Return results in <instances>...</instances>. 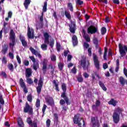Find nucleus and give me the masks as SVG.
Masks as SVG:
<instances>
[{"label":"nucleus","instance_id":"obj_1","mask_svg":"<svg viewBox=\"0 0 127 127\" xmlns=\"http://www.w3.org/2000/svg\"><path fill=\"white\" fill-rule=\"evenodd\" d=\"M122 112H123L122 108H117L115 109L113 115V119L115 124H118L120 122V115H119V114H121Z\"/></svg>","mask_w":127,"mask_h":127},{"label":"nucleus","instance_id":"obj_2","mask_svg":"<svg viewBox=\"0 0 127 127\" xmlns=\"http://www.w3.org/2000/svg\"><path fill=\"white\" fill-rule=\"evenodd\" d=\"M49 37H50V35L48 33H44V43L45 44H49L51 47H53L54 46V40L53 39L49 42Z\"/></svg>","mask_w":127,"mask_h":127},{"label":"nucleus","instance_id":"obj_3","mask_svg":"<svg viewBox=\"0 0 127 127\" xmlns=\"http://www.w3.org/2000/svg\"><path fill=\"white\" fill-rule=\"evenodd\" d=\"M80 62L81 66H82L84 70H86V69H87L88 67L90 66V62L87 60V59H86L85 57H81Z\"/></svg>","mask_w":127,"mask_h":127},{"label":"nucleus","instance_id":"obj_4","mask_svg":"<svg viewBox=\"0 0 127 127\" xmlns=\"http://www.w3.org/2000/svg\"><path fill=\"white\" fill-rule=\"evenodd\" d=\"M83 119L82 118H80V114H77L74 116L73 118V122L75 125H78V127H81L82 126V123H81V121Z\"/></svg>","mask_w":127,"mask_h":127},{"label":"nucleus","instance_id":"obj_5","mask_svg":"<svg viewBox=\"0 0 127 127\" xmlns=\"http://www.w3.org/2000/svg\"><path fill=\"white\" fill-rule=\"evenodd\" d=\"M93 58L94 62V65L97 70H99V69H100V62H99L98 57L96 54H93Z\"/></svg>","mask_w":127,"mask_h":127},{"label":"nucleus","instance_id":"obj_6","mask_svg":"<svg viewBox=\"0 0 127 127\" xmlns=\"http://www.w3.org/2000/svg\"><path fill=\"white\" fill-rule=\"evenodd\" d=\"M24 113H28L30 115L32 114V113H33L32 107H30L27 102L26 103L25 107L24 108Z\"/></svg>","mask_w":127,"mask_h":127},{"label":"nucleus","instance_id":"obj_7","mask_svg":"<svg viewBox=\"0 0 127 127\" xmlns=\"http://www.w3.org/2000/svg\"><path fill=\"white\" fill-rule=\"evenodd\" d=\"M43 86V81H42V79L40 78L38 83V86L36 87L37 92L38 95H39V94L41 93V90L42 89Z\"/></svg>","mask_w":127,"mask_h":127},{"label":"nucleus","instance_id":"obj_8","mask_svg":"<svg viewBox=\"0 0 127 127\" xmlns=\"http://www.w3.org/2000/svg\"><path fill=\"white\" fill-rule=\"evenodd\" d=\"M27 36L30 39L34 38V30L29 27H28Z\"/></svg>","mask_w":127,"mask_h":127},{"label":"nucleus","instance_id":"obj_9","mask_svg":"<svg viewBox=\"0 0 127 127\" xmlns=\"http://www.w3.org/2000/svg\"><path fill=\"white\" fill-rule=\"evenodd\" d=\"M88 33L94 34L98 31V28L93 25L90 26L87 29Z\"/></svg>","mask_w":127,"mask_h":127},{"label":"nucleus","instance_id":"obj_10","mask_svg":"<svg viewBox=\"0 0 127 127\" xmlns=\"http://www.w3.org/2000/svg\"><path fill=\"white\" fill-rule=\"evenodd\" d=\"M48 64V61L46 59H44L43 61V67L42 70L43 73L45 74L46 70H47V65Z\"/></svg>","mask_w":127,"mask_h":127},{"label":"nucleus","instance_id":"obj_11","mask_svg":"<svg viewBox=\"0 0 127 127\" xmlns=\"http://www.w3.org/2000/svg\"><path fill=\"white\" fill-rule=\"evenodd\" d=\"M91 121V126H92V127H98L99 123L98 122L96 121V118H95V117H92Z\"/></svg>","mask_w":127,"mask_h":127},{"label":"nucleus","instance_id":"obj_12","mask_svg":"<svg viewBox=\"0 0 127 127\" xmlns=\"http://www.w3.org/2000/svg\"><path fill=\"white\" fill-rule=\"evenodd\" d=\"M20 40L24 47H26L27 46V42L25 41V38H24V37L20 35Z\"/></svg>","mask_w":127,"mask_h":127},{"label":"nucleus","instance_id":"obj_13","mask_svg":"<svg viewBox=\"0 0 127 127\" xmlns=\"http://www.w3.org/2000/svg\"><path fill=\"white\" fill-rule=\"evenodd\" d=\"M46 103H48V105L49 106H54V100H53V98L52 97H50L49 98L46 99Z\"/></svg>","mask_w":127,"mask_h":127},{"label":"nucleus","instance_id":"obj_14","mask_svg":"<svg viewBox=\"0 0 127 127\" xmlns=\"http://www.w3.org/2000/svg\"><path fill=\"white\" fill-rule=\"evenodd\" d=\"M9 39L10 40H13L14 41L15 40V33L13 30H11L9 33Z\"/></svg>","mask_w":127,"mask_h":127},{"label":"nucleus","instance_id":"obj_15","mask_svg":"<svg viewBox=\"0 0 127 127\" xmlns=\"http://www.w3.org/2000/svg\"><path fill=\"white\" fill-rule=\"evenodd\" d=\"M32 74V70L30 68H26L25 76L26 77H29Z\"/></svg>","mask_w":127,"mask_h":127},{"label":"nucleus","instance_id":"obj_16","mask_svg":"<svg viewBox=\"0 0 127 127\" xmlns=\"http://www.w3.org/2000/svg\"><path fill=\"white\" fill-rule=\"evenodd\" d=\"M27 123H28V124L30 126H31L32 127H37V125L36 124V123H32V120H31V119L30 118H27Z\"/></svg>","mask_w":127,"mask_h":127},{"label":"nucleus","instance_id":"obj_17","mask_svg":"<svg viewBox=\"0 0 127 127\" xmlns=\"http://www.w3.org/2000/svg\"><path fill=\"white\" fill-rule=\"evenodd\" d=\"M119 81L122 86H125L126 84H127V80L125 79V78L123 77V76H121L119 78Z\"/></svg>","mask_w":127,"mask_h":127},{"label":"nucleus","instance_id":"obj_18","mask_svg":"<svg viewBox=\"0 0 127 127\" xmlns=\"http://www.w3.org/2000/svg\"><path fill=\"white\" fill-rule=\"evenodd\" d=\"M61 97L62 98H64L65 103L68 105V103L69 101V100L68 99V98L66 96V91H63L62 94L61 95Z\"/></svg>","mask_w":127,"mask_h":127},{"label":"nucleus","instance_id":"obj_19","mask_svg":"<svg viewBox=\"0 0 127 127\" xmlns=\"http://www.w3.org/2000/svg\"><path fill=\"white\" fill-rule=\"evenodd\" d=\"M72 39L73 46H76V45L78 44V39H77V36H76V35H73Z\"/></svg>","mask_w":127,"mask_h":127},{"label":"nucleus","instance_id":"obj_20","mask_svg":"<svg viewBox=\"0 0 127 127\" xmlns=\"http://www.w3.org/2000/svg\"><path fill=\"white\" fill-rule=\"evenodd\" d=\"M8 49V46L6 44H4V46L2 47V49L1 51L2 53L3 54H5L6 52H7V50Z\"/></svg>","mask_w":127,"mask_h":127},{"label":"nucleus","instance_id":"obj_21","mask_svg":"<svg viewBox=\"0 0 127 127\" xmlns=\"http://www.w3.org/2000/svg\"><path fill=\"white\" fill-rule=\"evenodd\" d=\"M30 2H31V0H25L24 2V5L26 9H27V8H28V5L30 4Z\"/></svg>","mask_w":127,"mask_h":127},{"label":"nucleus","instance_id":"obj_22","mask_svg":"<svg viewBox=\"0 0 127 127\" xmlns=\"http://www.w3.org/2000/svg\"><path fill=\"white\" fill-rule=\"evenodd\" d=\"M108 104L109 105H112L114 107H116L117 106V104H118V101L114 100V99H111L109 102Z\"/></svg>","mask_w":127,"mask_h":127},{"label":"nucleus","instance_id":"obj_23","mask_svg":"<svg viewBox=\"0 0 127 127\" xmlns=\"http://www.w3.org/2000/svg\"><path fill=\"white\" fill-rule=\"evenodd\" d=\"M17 122H18L19 127H24V124H23V122L22 121V120L21 119V118H19L17 120Z\"/></svg>","mask_w":127,"mask_h":127},{"label":"nucleus","instance_id":"obj_24","mask_svg":"<svg viewBox=\"0 0 127 127\" xmlns=\"http://www.w3.org/2000/svg\"><path fill=\"white\" fill-rule=\"evenodd\" d=\"M7 68L9 69L10 71H11V72H13V70H14L13 64H12L11 63L8 64L7 65Z\"/></svg>","mask_w":127,"mask_h":127},{"label":"nucleus","instance_id":"obj_25","mask_svg":"<svg viewBox=\"0 0 127 127\" xmlns=\"http://www.w3.org/2000/svg\"><path fill=\"white\" fill-rule=\"evenodd\" d=\"M19 84H20V86L21 88H22V87H24V86H26V85L25 84V82H24V81L23 80V79H22V78H20Z\"/></svg>","mask_w":127,"mask_h":127},{"label":"nucleus","instance_id":"obj_26","mask_svg":"<svg viewBox=\"0 0 127 127\" xmlns=\"http://www.w3.org/2000/svg\"><path fill=\"white\" fill-rule=\"evenodd\" d=\"M99 84L100 87H102V90H103V91H107V87H106V86H105V84L103 83L102 81H99Z\"/></svg>","mask_w":127,"mask_h":127},{"label":"nucleus","instance_id":"obj_27","mask_svg":"<svg viewBox=\"0 0 127 127\" xmlns=\"http://www.w3.org/2000/svg\"><path fill=\"white\" fill-rule=\"evenodd\" d=\"M47 11V2L45 1L44 3V6L43 7V12H45Z\"/></svg>","mask_w":127,"mask_h":127},{"label":"nucleus","instance_id":"obj_28","mask_svg":"<svg viewBox=\"0 0 127 127\" xmlns=\"http://www.w3.org/2000/svg\"><path fill=\"white\" fill-rule=\"evenodd\" d=\"M69 30L70 32H71V33H75V25H73V26L71 25L70 26H69Z\"/></svg>","mask_w":127,"mask_h":127},{"label":"nucleus","instance_id":"obj_29","mask_svg":"<svg viewBox=\"0 0 127 127\" xmlns=\"http://www.w3.org/2000/svg\"><path fill=\"white\" fill-rule=\"evenodd\" d=\"M64 14L66 18L68 19H71V15L70 14V12L67 11H65Z\"/></svg>","mask_w":127,"mask_h":127},{"label":"nucleus","instance_id":"obj_30","mask_svg":"<svg viewBox=\"0 0 127 127\" xmlns=\"http://www.w3.org/2000/svg\"><path fill=\"white\" fill-rule=\"evenodd\" d=\"M67 7L70 11H73V5H72V3L69 2L67 3Z\"/></svg>","mask_w":127,"mask_h":127},{"label":"nucleus","instance_id":"obj_31","mask_svg":"<svg viewBox=\"0 0 127 127\" xmlns=\"http://www.w3.org/2000/svg\"><path fill=\"white\" fill-rule=\"evenodd\" d=\"M41 48L44 51L47 50V44H43L41 45Z\"/></svg>","mask_w":127,"mask_h":127},{"label":"nucleus","instance_id":"obj_32","mask_svg":"<svg viewBox=\"0 0 127 127\" xmlns=\"http://www.w3.org/2000/svg\"><path fill=\"white\" fill-rule=\"evenodd\" d=\"M26 82L29 85H31V84H33V80L29 77H26Z\"/></svg>","mask_w":127,"mask_h":127},{"label":"nucleus","instance_id":"obj_33","mask_svg":"<svg viewBox=\"0 0 127 127\" xmlns=\"http://www.w3.org/2000/svg\"><path fill=\"white\" fill-rule=\"evenodd\" d=\"M93 42L94 44H95L96 47L98 48V44L99 43V41H98V39L97 38H94L93 39Z\"/></svg>","mask_w":127,"mask_h":127},{"label":"nucleus","instance_id":"obj_34","mask_svg":"<svg viewBox=\"0 0 127 127\" xmlns=\"http://www.w3.org/2000/svg\"><path fill=\"white\" fill-rule=\"evenodd\" d=\"M1 105H3L4 104V101L2 98V95H0V109H1V105Z\"/></svg>","mask_w":127,"mask_h":127},{"label":"nucleus","instance_id":"obj_35","mask_svg":"<svg viewBox=\"0 0 127 127\" xmlns=\"http://www.w3.org/2000/svg\"><path fill=\"white\" fill-rule=\"evenodd\" d=\"M53 83L55 85L56 91H57L58 92H59V91H60V90L59 89V87H58V84H57V83H56V80H54Z\"/></svg>","mask_w":127,"mask_h":127},{"label":"nucleus","instance_id":"obj_36","mask_svg":"<svg viewBox=\"0 0 127 127\" xmlns=\"http://www.w3.org/2000/svg\"><path fill=\"white\" fill-rule=\"evenodd\" d=\"M38 68H39V64H38V63H34V64H33L34 70L36 71Z\"/></svg>","mask_w":127,"mask_h":127},{"label":"nucleus","instance_id":"obj_37","mask_svg":"<svg viewBox=\"0 0 127 127\" xmlns=\"http://www.w3.org/2000/svg\"><path fill=\"white\" fill-rule=\"evenodd\" d=\"M104 50L105 51H104V54L103 56V58L104 60H107V53L108 52V49L106 48H105Z\"/></svg>","mask_w":127,"mask_h":127},{"label":"nucleus","instance_id":"obj_38","mask_svg":"<svg viewBox=\"0 0 127 127\" xmlns=\"http://www.w3.org/2000/svg\"><path fill=\"white\" fill-rule=\"evenodd\" d=\"M27 100L30 103H32V95H31V94L28 95L27 97Z\"/></svg>","mask_w":127,"mask_h":127},{"label":"nucleus","instance_id":"obj_39","mask_svg":"<svg viewBox=\"0 0 127 127\" xmlns=\"http://www.w3.org/2000/svg\"><path fill=\"white\" fill-rule=\"evenodd\" d=\"M30 50L32 54H34V55H36V54L38 52L37 51L34 50V49H33L32 47L30 48Z\"/></svg>","mask_w":127,"mask_h":127},{"label":"nucleus","instance_id":"obj_40","mask_svg":"<svg viewBox=\"0 0 127 127\" xmlns=\"http://www.w3.org/2000/svg\"><path fill=\"white\" fill-rule=\"evenodd\" d=\"M54 122L56 124L58 123V115L57 114H54Z\"/></svg>","mask_w":127,"mask_h":127},{"label":"nucleus","instance_id":"obj_41","mask_svg":"<svg viewBox=\"0 0 127 127\" xmlns=\"http://www.w3.org/2000/svg\"><path fill=\"white\" fill-rule=\"evenodd\" d=\"M84 39H85L86 41L87 42H90V37L88 35H84L83 36Z\"/></svg>","mask_w":127,"mask_h":127},{"label":"nucleus","instance_id":"obj_42","mask_svg":"<svg viewBox=\"0 0 127 127\" xmlns=\"http://www.w3.org/2000/svg\"><path fill=\"white\" fill-rule=\"evenodd\" d=\"M36 106L37 108L40 107V100H39V99H37L36 100Z\"/></svg>","mask_w":127,"mask_h":127},{"label":"nucleus","instance_id":"obj_43","mask_svg":"<svg viewBox=\"0 0 127 127\" xmlns=\"http://www.w3.org/2000/svg\"><path fill=\"white\" fill-rule=\"evenodd\" d=\"M62 89L63 91V92H66V84L63 83L62 84Z\"/></svg>","mask_w":127,"mask_h":127},{"label":"nucleus","instance_id":"obj_44","mask_svg":"<svg viewBox=\"0 0 127 127\" xmlns=\"http://www.w3.org/2000/svg\"><path fill=\"white\" fill-rule=\"evenodd\" d=\"M22 88L23 89V91L25 94H27V93H28V90L27 89L26 85H25V86H23Z\"/></svg>","mask_w":127,"mask_h":127},{"label":"nucleus","instance_id":"obj_45","mask_svg":"<svg viewBox=\"0 0 127 127\" xmlns=\"http://www.w3.org/2000/svg\"><path fill=\"white\" fill-rule=\"evenodd\" d=\"M107 32V29L105 27H102L101 29V34L104 35Z\"/></svg>","mask_w":127,"mask_h":127},{"label":"nucleus","instance_id":"obj_46","mask_svg":"<svg viewBox=\"0 0 127 127\" xmlns=\"http://www.w3.org/2000/svg\"><path fill=\"white\" fill-rule=\"evenodd\" d=\"M11 43H9V46L10 47H13L14 46V45L15 44V40H11Z\"/></svg>","mask_w":127,"mask_h":127},{"label":"nucleus","instance_id":"obj_47","mask_svg":"<svg viewBox=\"0 0 127 127\" xmlns=\"http://www.w3.org/2000/svg\"><path fill=\"white\" fill-rule=\"evenodd\" d=\"M51 125V121L50 119H48L46 121V126L47 127H50Z\"/></svg>","mask_w":127,"mask_h":127},{"label":"nucleus","instance_id":"obj_48","mask_svg":"<svg viewBox=\"0 0 127 127\" xmlns=\"http://www.w3.org/2000/svg\"><path fill=\"white\" fill-rule=\"evenodd\" d=\"M71 72L72 73V74H76V73H77V69H76V67L74 66L73 68L71 69Z\"/></svg>","mask_w":127,"mask_h":127},{"label":"nucleus","instance_id":"obj_49","mask_svg":"<svg viewBox=\"0 0 127 127\" xmlns=\"http://www.w3.org/2000/svg\"><path fill=\"white\" fill-rule=\"evenodd\" d=\"M39 23H37L36 24V27L37 29H39L42 28V27H43V23L41 24V26H39Z\"/></svg>","mask_w":127,"mask_h":127},{"label":"nucleus","instance_id":"obj_50","mask_svg":"<svg viewBox=\"0 0 127 127\" xmlns=\"http://www.w3.org/2000/svg\"><path fill=\"white\" fill-rule=\"evenodd\" d=\"M51 59L52 61H56V56L54 55H52L51 56Z\"/></svg>","mask_w":127,"mask_h":127},{"label":"nucleus","instance_id":"obj_51","mask_svg":"<svg viewBox=\"0 0 127 127\" xmlns=\"http://www.w3.org/2000/svg\"><path fill=\"white\" fill-rule=\"evenodd\" d=\"M2 62L4 64H6L7 63V60L6 59V58H5V57H3Z\"/></svg>","mask_w":127,"mask_h":127},{"label":"nucleus","instance_id":"obj_52","mask_svg":"<svg viewBox=\"0 0 127 127\" xmlns=\"http://www.w3.org/2000/svg\"><path fill=\"white\" fill-rule=\"evenodd\" d=\"M57 49L58 51H59L61 49V45L59 43H57Z\"/></svg>","mask_w":127,"mask_h":127},{"label":"nucleus","instance_id":"obj_53","mask_svg":"<svg viewBox=\"0 0 127 127\" xmlns=\"http://www.w3.org/2000/svg\"><path fill=\"white\" fill-rule=\"evenodd\" d=\"M88 53V56L91 57L92 56V49L91 48H89L87 50Z\"/></svg>","mask_w":127,"mask_h":127},{"label":"nucleus","instance_id":"obj_54","mask_svg":"<svg viewBox=\"0 0 127 127\" xmlns=\"http://www.w3.org/2000/svg\"><path fill=\"white\" fill-rule=\"evenodd\" d=\"M30 59L33 62V63H35L36 62V60H35V58L33 56H30L29 57Z\"/></svg>","mask_w":127,"mask_h":127},{"label":"nucleus","instance_id":"obj_55","mask_svg":"<svg viewBox=\"0 0 127 127\" xmlns=\"http://www.w3.org/2000/svg\"><path fill=\"white\" fill-rule=\"evenodd\" d=\"M70 53V51L68 50L64 51V55L65 57H66L67 55Z\"/></svg>","mask_w":127,"mask_h":127},{"label":"nucleus","instance_id":"obj_56","mask_svg":"<svg viewBox=\"0 0 127 127\" xmlns=\"http://www.w3.org/2000/svg\"><path fill=\"white\" fill-rule=\"evenodd\" d=\"M103 69H104V70H106V69H107V68L109 67V65H108V64L104 63L103 64Z\"/></svg>","mask_w":127,"mask_h":127},{"label":"nucleus","instance_id":"obj_57","mask_svg":"<svg viewBox=\"0 0 127 127\" xmlns=\"http://www.w3.org/2000/svg\"><path fill=\"white\" fill-rule=\"evenodd\" d=\"M23 64L24 65H25V66H28V65H29V61L27 60H25L23 62Z\"/></svg>","mask_w":127,"mask_h":127},{"label":"nucleus","instance_id":"obj_58","mask_svg":"<svg viewBox=\"0 0 127 127\" xmlns=\"http://www.w3.org/2000/svg\"><path fill=\"white\" fill-rule=\"evenodd\" d=\"M76 4L81 5L83 4V1L81 0H76Z\"/></svg>","mask_w":127,"mask_h":127},{"label":"nucleus","instance_id":"obj_59","mask_svg":"<svg viewBox=\"0 0 127 127\" xmlns=\"http://www.w3.org/2000/svg\"><path fill=\"white\" fill-rule=\"evenodd\" d=\"M73 58V57L72 56V55H67V61H71V60H72V58Z\"/></svg>","mask_w":127,"mask_h":127},{"label":"nucleus","instance_id":"obj_60","mask_svg":"<svg viewBox=\"0 0 127 127\" xmlns=\"http://www.w3.org/2000/svg\"><path fill=\"white\" fill-rule=\"evenodd\" d=\"M59 66V68L60 69V70H62L63 69V64L62 63H60L58 64Z\"/></svg>","mask_w":127,"mask_h":127},{"label":"nucleus","instance_id":"obj_61","mask_svg":"<svg viewBox=\"0 0 127 127\" xmlns=\"http://www.w3.org/2000/svg\"><path fill=\"white\" fill-rule=\"evenodd\" d=\"M77 81L78 82H79L80 83H82V82H83V77H82V76L78 77L77 78Z\"/></svg>","mask_w":127,"mask_h":127},{"label":"nucleus","instance_id":"obj_62","mask_svg":"<svg viewBox=\"0 0 127 127\" xmlns=\"http://www.w3.org/2000/svg\"><path fill=\"white\" fill-rule=\"evenodd\" d=\"M16 59H17L18 63L19 64H21V60H20V58L19 57V56H17Z\"/></svg>","mask_w":127,"mask_h":127},{"label":"nucleus","instance_id":"obj_63","mask_svg":"<svg viewBox=\"0 0 127 127\" xmlns=\"http://www.w3.org/2000/svg\"><path fill=\"white\" fill-rule=\"evenodd\" d=\"M89 46V45L88 43H85V42L84 43V48H86V49L88 48Z\"/></svg>","mask_w":127,"mask_h":127},{"label":"nucleus","instance_id":"obj_64","mask_svg":"<svg viewBox=\"0 0 127 127\" xmlns=\"http://www.w3.org/2000/svg\"><path fill=\"white\" fill-rule=\"evenodd\" d=\"M9 57L10 58V59H13V54L11 53H9Z\"/></svg>","mask_w":127,"mask_h":127}]
</instances>
